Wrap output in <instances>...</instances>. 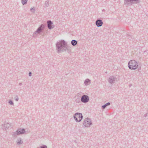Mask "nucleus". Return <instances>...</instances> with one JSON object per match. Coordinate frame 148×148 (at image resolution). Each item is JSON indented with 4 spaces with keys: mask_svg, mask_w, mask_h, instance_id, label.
<instances>
[{
    "mask_svg": "<svg viewBox=\"0 0 148 148\" xmlns=\"http://www.w3.org/2000/svg\"><path fill=\"white\" fill-rule=\"evenodd\" d=\"M140 0H124V4L127 7L132 5L134 3V2L136 3H139Z\"/></svg>",
    "mask_w": 148,
    "mask_h": 148,
    "instance_id": "obj_5",
    "label": "nucleus"
},
{
    "mask_svg": "<svg viewBox=\"0 0 148 148\" xmlns=\"http://www.w3.org/2000/svg\"><path fill=\"white\" fill-rule=\"evenodd\" d=\"M9 103L11 105H14L13 102L11 100L9 101Z\"/></svg>",
    "mask_w": 148,
    "mask_h": 148,
    "instance_id": "obj_22",
    "label": "nucleus"
},
{
    "mask_svg": "<svg viewBox=\"0 0 148 148\" xmlns=\"http://www.w3.org/2000/svg\"><path fill=\"white\" fill-rule=\"evenodd\" d=\"M49 5V1H47L45 2V5L44 7L45 8L47 7Z\"/></svg>",
    "mask_w": 148,
    "mask_h": 148,
    "instance_id": "obj_18",
    "label": "nucleus"
},
{
    "mask_svg": "<svg viewBox=\"0 0 148 148\" xmlns=\"http://www.w3.org/2000/svg\"><path fill=\"white\" fill-rule=\"evenodd\" d=\"M110 105V102H108L106 103L105 104L102 106V108L104 109L106 108V106H109Z\"/></svg>",
    "mask_w": 148,
    "mask_h": 148,
    "instance_id": "obj_15",
    "label": "nucleus"
},
{
    "mask_svg": "<svg viewBox=\"0 0 148 148\" xmlns=\"http://www.w3.org/2000/svg\"><path fill=\"white\" fill-rule=\"evenodd\" d=\"M17 144L18 145H20L22 144L23 143V141L22 140V139L20 138H18L17 139L16 141Z\"/></svg>",
    "mask_w": 148,
    "mask_h": 148,
    "instance_id": "obj_14",
    "label": "nucleus"
},
{
    "mask_svg": "<svg viewBox=\"0 0 148 148\" xmlns=\"http://www.w3.org/2000/svg\"><path fill=\"white\" fill-rule=\"evenodd\" d=\"M10 126V124L8 123H6L4 124V127L5 129H7Z\"/></svg>",
    "mask_w": 148,
    "mask_h": 148,
    "instance_id": "obj_16",
    "label": "nucleus"
},
{
    "mask_svg": "<svg viewBox=\"0 0 148 148\" xmlns=\"http://www.w3.org/2000/svg\"><path fill=\"white\" fill-rule=\"evenodd\" d=\"M83 116L81 113L77 112L74 115L73 118L77 122H80L83 119Z\"/></svg>",
    "mask_w": 148,
    "mask_h": 148,
    "instance_id": "obj_4",
    "label": "nucleus"
},
{
    "mask_svg": "<svg viewBox=\"0 0 148 148\" xmlns=\"http://www.w3.org/2000/svg\"><path fill=\"white\" fill-rule=\"evenodd\" d=\"M127 37L128 38V39L131 40V39H133L134 37L132 35H130L127 34Z\"/></svg>",
    "mask_w": 148,
    "mask_h": 148,
    "instance_id": "obj_19",
    "label": "nucleus"
},
{
    "mask_svg": "<svg viewBox=\"0 0 148 148\" xmlns=\"http://www.w3.org/2000/svg\"><path fill=\"white\" fill-rule=\"evenodd\" d=\"M75 101L76 103H79L80 102V99L79 98L76 99Z\"/></svg>",
    "mask_w": 148,
    "mask_h": 148,
    "instance_id": "obj_21",
    "label": "nucleus"
},
{
    "mask_svg": "<svg viewBox=\"0 0 148 148\" xmlns=\"http://www.w3.org/2000/svg\"><path fill=\"white\" fill-rule=\"evenodd\" d=\"M103 11H104V10L103 9Z\"/></svg>",
    "mask_w": 148,
    "mask_h": 148,
    "instance_id": "obj_28",
    "label": "nucleus"
},
{
    "mask_svg": "<svg viewBox=\"0 0 148 148\" xmlns=\"http://www.w3.org/2000/svg\"><path fill=\"white\" fill-rule=\"evenodd\" d=\"M32 73L31 72H29V77H31L32 75Z\"/></svg>",
    "mask_w": 148,
    "mask_h": 148,
    "instance_id": "obj_25",
    "label": "nucleus"
},
{
    "mask_svg": "<svg viewBox=\"0 0 148 148\" xmlns=\"http://www.w3.org/2000/svg\"><path fill=\"white\" fill-rule=\"evenodd\" d=\"M25 132V131L24 129H19L15 132H13L12 135L13 137H16L18 135L24 134Z\"/></svg>",
    "mask_w": 148,
    "mask_h": 148,
    "instance_id": "obj_3",
    "label": "nucleus"
},
{
    "mask_svg": "<svg viewBox=\"0 0 148 148\" xmlns=\"http://www.w3.org/2000/svg\"><path fill=\"white\" fill-rule=\"evenodd\" d=\"M138 66V63L135 60H130L128 63L129 68L131 70L136 69Z\"/></svg>",
    "mask_w": 148,
    "mask_h": 148,
    "instance_id": "obj_2",
    "label": "nucleus"
},
{
    "mask_svg": "<svg viewBox=\"0 0 148 148\" xmlns=\"http://www.w3.org/2000/svg\"><path fill=\"white\" fill-rule=\"evenodd\" d=\"M89 97L87 95H84L81 98V101L83 103H86L89 101Z\"/></svg>",
    "mask_w": 148,
    "mask_h": 148,
    "instance_id": "obj_8",
    "label": "nucleus"
},
{
    "mask_svg": "<svg viewBox=\"0 0 148 148\" xmlns=\"http://www.w3.org/2000/svg\"><path fill=\"white\" fill-rule=\"evenodd\" d=\"M95 24L97 27H100L102 25L103 22L101 20L98 19L95 21Z\"/></svg>",
    "mask_w": 148,
    "mask_h": 148,
    "instance_id": "obj_11",
    "label": "nucleus"
},
{
    "mask_svg": "<svg viewBox=\"0 0 148 148\" xmlns=\"http://www.w3.org/2000/svg\"><path fill=\"white\" fill-rule=\"evenodd\" d=\"M90 80L88 79H87L84 82V84L86 85H88L90 84Z\"/></svg>",
    "mask_w": 148,
    "mask_h": 148,
    "instance_id": "obj_12",
    "label": "nucleus"
},
{
    "mask_svg": "<svg viewBox=\"0 0 148 148\" xmlns=\"http://www.w3.org/2000/svg\"><path fill=\"white\" fill-rule=\"evenodd\" d=\"M45 29V26L43 24H41L37 29L33 33V34H36L37 33L39 34L42 32Z\"/></svg>",
    "mask_w": 148,
    "mask_h": 148,
    "instance_id": "obj_7",
    "label": "nucleus"
},
{
    "mask_svg": "<svg viewBox=\"0 0 148 148\" xmlns=\"http://www.w3.org/2000/svg\"><path fill=\"white\" fill-rule=\"evenodd\" d=\"M28 0H21V2L23 5H26L27 2Z\"/></svg>",
    "mask_w": 148,
    "mask_h": 148,
    "instance_id": "obj_17",
    "label": "nucleus"
},
{
    "mask_svg": "<svg viewBox=\"0 0 148 148\" xmlns=\"http://www.w3.org/2000/svg\"><path fill=\"white\" fill-rule=\"evenodd\" d=\"M14 99L16 101H18V97L17 95H16V97Z\"/></svg>",
    "mask_w": 148,
    "mask_h": 148,
    "instance_id": "obj_24",
    "label": "nucleus"
},
{
    "mask_svg": "<svg viewBox=\"0 0 148 148\" xmlns=\"http://www.w3.org/2000/svg\"><path fill=\"white\" fill-rule=\"evenodd\" d=\"M19 85L20 86H21L22 85V83H19Z\"/></svg>",
    "mask_w": 148,
    "mask_h": 148,
    "instance_id": "obj_27",
    "label": "nucleus"
},
{
    "mask_svg": "<svg viewBox=\"0 0 148 148\" xmlns=\"http://www.w3.org/2000/svg\"><path fill=\"white\" fill-rule=\"evenodd\" d=\"M37 148H47V147L45 145H42V146H40Z\"/></svg>",
    "mask_w": 148,
    "mask_h": 148,
    "instance_id": "obj_20",
    "label": "nucleus"
},
{
    "mask_svg": "<svg viewBox=\"0 0 148 148\" xmlns=\"http://www.w3.org/2000/svg\"><path fill=\"white\" fill-rule=\"evenodd\" d=\"M47 24L48 28L50 29H53L54 26L53 25V22L50 20H48L47 22Z\"/></svg>",
    "mask_w": 148,
    "mask_h": 148,
    "instance_id": "obj_9",
    "label": "nucleus"
},
{
    "mask_svg": "<svg viewBox=\"0 0 148 148\" xmlns=\"http://www.w3.org/2000/svg\"><path fill=\"white\" fill-rule=\"evenodd\" d=\"M77 43V40H73L71 41V44L73 46H75L76 45Z\"/></svg>",
    "mask_w": 148,
    "mask_h": 148,
    "instance_id": "obj_13",
    "label": "nucleus"
},
{
    "mask_svg": "<svg viewBox=\"0 0 148 148\" xmlns=\"http://www.w3.org/2000/svg\"><path fill=\"white\" fill-rule=\"evenodd\" d=\"M83 124L85 127H89L92 125V122L90 119L87 118L84 119Z\"/></svg>",
    "mask_w": 148,
    "mask_h": 148,
    "instance_id": "obj_6",
    "label": "nucleus"
},
{
    "mask_svg": "<svg viewBox=\"0 0 148 148\" xmlns=\"http://www.w3.org/2000/svg\"><path fill=\"white\" fill-rule=\"evenodd\" d=\"M147 116V114H145L144 115V116L145 117H146Z\"/></svg>",
    "mask_w": 148,
    "mask_h": 148,
    "instance_id": "obj_26",
    "label": "nucleus"
},
{
    "mask_svg": "<svg viewBox=\"0 0 148 148\" xmlns=\"http://www.w3.org/2000/svg\"><path fill=\"white\" fill-rule=\"evenodd\" d=\"M31 11H32V12H35V9L34 7H33V8H32L30 9Z\"/></svg>",
    "mask_w": 148,
    "mask_h": 148,
    "instance_id": "obj_23",
    "label": "nucleus"
},
{
    "mask_svg": "<svg viewBox=\"0 0 148 148\" xmlns=\"http://www.w3.org/2000/svg\"><path fill=\"white\" fill-rule=\"evenodd\" d=\"M116 79V78L115 76H111L109 77L108 81L110 83L112 84L115 81Z\"/></svg>",
    "mask_w": 148,
    "mask_h": 148,
    "instance_id": "obj_10",
    "label": "nucleus"
},
{
    "mask_svg": "<svg viewBox=\"0 0 148 148\" xmlns=\"http://www.w3.org/2000/svg\"><path fill=\"white\" fill-rule=\"evenodd\" d=\"M56 50L58 53L67 51L69 54L71 53V47L69 46L66 41L61 40L57 42L56 44Z\"/></svg>",
    "mask_w": 148,
    "mask_h": 148,
    "instance_id": "obj_1",
    "label": "nucleus"
}]
</instances>
